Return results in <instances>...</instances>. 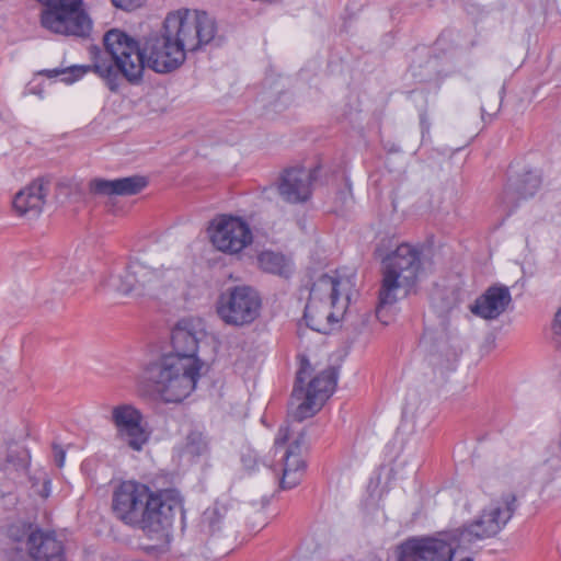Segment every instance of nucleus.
<instances>
[{"mask_svg": "<svg viewBox=\"0 0 561 561\" xmlns=\"http://www.w3.org/2000/svg\"><path fill=\"white\" fill-rule=\"evenodd\" d=\"M50 190L48 180L39 178L20 190L12 199V209L19 217L37 218L44 210Z\"/></svg>", "mask_w": 561, "mask_h": 561, "instance_id": "15", "label": "nucleus"}, {"mask_svg": "<svg viewBox=\"0 0 561 561\" xmlns=\"http://www.w3.org/2000/svg\"><path fill=\"white\" fill-rule=\"evenodd\" d=\"M213 247L225 254H239L253 241L249 225L239 217L221 215L213 219L208 227Z\"/></svg>", "mask_w": 561, "mask_h": 561, "instance_id": "11", "label": "nucleus"}, {"mask_svg": "<svg viewBox=\"0 0 561 561\" xmlns=\"http://www.w3.org/2000/svg\"><path fill=\"white\" fill-rule=\"evenodd\" d=\"M205 336V332L198 324L188 320L180 321L172 331V346L174 352L169 355H178L179 357L196 356L199 341Z\"/></svg>", "mask_w": 561, "mask_h": 561, "instance_id": "20", "label": "nucleus"}, {"mask_svg": "<svg viewBox=\"0 0 561 561\" xmlns=\"http://www.w3.org/2000/svg\"><path fill=\"white\" fill-rule=\"evenodd\" d=\"M49 484H50L49 481H45V483H44V491H43V494H42L44 497H47L49 495Z\"/></svg>", "mask_w": 561, "mask_h": 561, "instance_id": "32", "label": "nucleus"}, {"mask_svg": "<svg viewBox=\"0 0 561 561\" xmlns=\"http://www.w3.org/2000/svg\"><path fill=\"white\" fill-rule=\"evenodd\" d=\"M352 283L336 273L322 274L311 285L304 318L312 330L331 332L344 318L351 300Z\"/></svg>", "mask_w": 561, "mask_h": 561, "instance_id": "6", "label": "nucleus"}, {"mask_svg": "<svg viewBox=\"0 0 561 561\" xmlns=\"http://www.w3.org/2000/svg\"><path fill=\"white\" fill-rule=\"evenodd\" d=\"M260 308L261 299L255 290L248 286H236L220 296L217 312L227 324L239 327L253 322Z\"/></svg>", "mask_w": 561, "mask_h": 561, "instance_id": "12", "label": "nucleus"}, {"mask_svg": "<svg viewBox=\"0 0 561 561\" xmlns=\"http://www.w3.org/2000/svg\"><path fill=\"white\" fill-rule=\"evenodd\" d=\"M41 24L53 33L78 37L88 36L92 28L82 2H45Z\"/></svg>", "mask_w": 561, "mask_h": 561, "instance_id": "10", "label": "nucleus"}, {"mask_svg": "<svg viewBox=\"0 0 561 561\" xmlns=\"http://www.w3.org/2000/svg\"><path fill=\"white\" fill-rule=\"evenodd\" d=\"M207 451V440L201 432L193 431L186 438L183 446V454L190 457H197Z\"/></svg>", "mask_w": 561, "mask_h": 561, "instance_id": "24", "label": "nucleus"}, {"mask_svg": "<svg viewBox=\"0 0 561 561\" xmlns=\"http://www.w3.org/2000/svg\"><path fill=\"white\" fill-rule=\"evenodd\" d=\"M294 431L289 426H283L278 430L275 438V446L285 445L289 439Z\"/></svg>", "mask_w": 561, "mask_h": 561, "instance_id": "27", "label": "nucleus"}, {"mask_svg": "<svg viewBox=\"0 0 561 561\" xmlns=\"http://www.w3.org/2000/svg\"><path fill=\"white\" fill-rule=\"evenodd\" d=\"M5 561H28L25 553L20 549H12L7 552Z\"/></svg>", "mask_w": 561, "mask_h": 561, "instance_id": "28", "label": "nucleus"}, {"mask_svg": "<svg viewBox=\"0 0 561 561\" xmlns=\"http://www.w3.org/2000/svg\"><path fill=\"white\" fill-rule=\"evenodd\" d=\"M146 66L157 73L176 70L186 59V53L169 38L165 31L160 36H152L145 42Z\"/></svg>", "mask_w": 561, "mask_h": 561, "instance_id": "14", "label": "nucleus"}, {"mask_svg": "<svg viewBox=\"0 0 561 561\" xmlns=\"http://www.w3.org/2000/svg\"><path fill=\"white\" fill-rule=\"evenodd\" d=\"M115 4L116 8H119V9H123V10H126V11H130V10H134L136 9L138 5H136V2H130V1H127V2H113Z\"/></svg>", "mask_w": 561, "mask_h": 561, "instance_id": "31", "label": "nucleus"}, {"mask_svg": "<svg viewBox=\"0 0 561 561\" xmlns=\"http://www.w3.org/2000/svg\"><path fill=\"white\" fill-rule=\"evenodd\" d=\"M182 507V497L176 490L153 492L149 486L135 481L123 482L113 494L112 508L124 524L137 527L152 536L163 531L172 523L174 514Z\"/></svg>", "mask_w": 561, "mask_h": 561, "instance_id": "3", "label": "nucleus"}, {"mask_svg": "<svg viewBox=\"0 0 561 561\" xmlns=\"http://www.w3.org/2000/svg\"><path fill=\"white\" fill-rule=\"evenodd\" d=\"M222 520V515L219 512L218 507H211L205 511L203 514V525L207 526L210 533H216L220 529V524Z\"/></svg>", "mask_w": 561, "mask_h": 561, "instance_id": "25", "label": "nucleus"}, {"mask_svg": "<svg viewBox=\"0 0 561 561\" xmlns=\"http://www.w3.org/2000/svg\"><path fill=\"white\" fill-rule=\"evenodd\" d=\"M516 510V496L505 492L490 500L481 514L453 535L412 538L398 547V561H473L467 545L499 534Z\"/></svg>", "mask_w": 561, "mask_h": 561, "instance_id": "1", "label": "nucleus"}, {"mask_svg": "<svg viewBox=\"0 0 561 561\" xmlns=\"http://www.w3.org/2000/svg\"><path fill=\"white\" fill-rule=\"evenodd\" d=\"M260 267L267 273L276 275H287L290 272L289 261L280 253L264 251L259 257Z\"/></svg>", "mask_w": 561, "mask_h": 561, "instance_id": "23", "label": "nucleus"}, {"mask_svg": "<svg viewBox=\"0 0 561 561\" xmlns=\"http://www.w3.org/2000/svg\"><path fill=\"white\" fill-rule=\"evenodd\" d=\"M111 421L116 437L135 451L142 450L150 438V431L142 413L131 404H119L112 409Z\"/></svg>", "mask_w": 561, "mask_h": 561, "instance_id": "13", "label": "nucleus"}, {"mask_svg": "<svg viewBox=\"0 0 561 561\" xmlns=\"http://www.w3.org/2000/svg\"><path fill=\"white\" fill-rule=\"evenodd\" d=\"M312 173L306 168L287 169L282 174L277 191L288 203L306 202L311 195Z\"/></svg>", "mask_w": 561, "mask_h": 561, "instance_id": "16", "label": "nucleus"}, {"mask_svg": "<svg viewBox=\"0 0 561 561\" xmlns=\"http://www.w3.org/2000/svg\"><path fill=\"white\" fill-rule=\"evenodd\" d=\"M66 453L65 450L57 445H54V459L57 467L61 468L65 463Z\"/></svg>", "mask_w": 561, "mask_h": 561, "instance_id": "29", "label": "nucleus"}, {"mask_svg": "<svg viewBox=\"0 0 561 561\" xmlns=\"http://www.w3.org/2000/svg\"><path fill=\"white\" fill-rule=\"evenodd\" d=\"M552 331L556 335L561 336V307L554 314V319L552 322Z\"/></svg>", "mask_w": 561, "mask_h": 561, "instance_id": "30", "label": "nucleus"}, {"mask_svg": "<svg viewBox=\"0 0 561 561\" xmlns=\"http://www.w3.org/2000/svg\"><path fill=\"white\" fill-rule=\"evenodd\" d=\"M26 548L33 561H65V545L55 533L36 529L26 539Z\"/></svg>", "mask_w": 561, "mask_h": 561, "instance_id": "18", "label": "nucleus"}, {"mask_svg": "<svg viewBox=\"0 0 561 561\" xmlns=\"http://www.w3.org/2000/svg\"><path fill=\"white\" fill-rule=\"evenodd\" d=\"M310 371V363L306 358H301L290 399L293 416L298 421L316 414L336 386V373L333 368H328L310 380L308 387L305 388L304 385Z\"/></svg>", "mask_w": 561, "mask_h": 561, "instance_id": "9", "label": "nucleus"}, {"mask_svg": "<svg viewBox=\"0 0 561 561\" xmlns=\"http://www.w3.org/2000/svg\"><path fill=\"white\" fill-rule=\"evenodd\" d=\"M30 92L31 93H38L37 91H35L34 89H30Z\"/></svg>", "mask_w": 561, "mask_h": 561, "instance_id": "33", "label": "nucleus"}, {"mask_svg": "<svg viewBox=\"0 0 561 561\" xmlns=\"http://www.w3.org/2000/svg\"><path fill=\"white\" fill-rule=\"evenodd\" d=\"M148 184L146 178L133 175L115 180L94 179L89 183L91 193L98 195L129 196L140 193Z\"/></svg>", "mask_w": 561, "mask_h": 561, "instance_id": "21", "label": "nucleus"}, {"mask_svg": "<svg viewBox=\"0 0 561 561\" xmlns=\"http://www.w3.org/2000/svg\"><path fill=\"white\" fill-rule=\"evenodd\" d=\"M241 460L244 468L248 470H254L257 467V455L253 449L248 448L245 451H243Z\"/></svg>", "mask_w": 561, "mask_h": 561, "instance_id": "26", "label": "nucleus"}, {"mask_svg": "<svg viewBox=\"0 0 561 561\" xmlns=\"http://www.w3.org/2000/svg\"><path fill=\"white\" fill-rule=\"evenodd\" d=\"M512 301L506 286L494 285L489 287L470 307L471 312L484 320H495L505 312Z\"/></svg>", "mask_w": 561, "mask_h": 561, "instance_id": "19", "label": "nucleus"}, {"mask_svg": "<svg viewBox=\"0 0 561 561\" xmlns=\"http://www.w3.org/2000/svg\"><path fill=\"white\" fill-rule=\"evenodd\" d=\"M422 267L417 248L401 243L381 260V282L376 318L388 324L394 314V305L407 297L415 286Z\"/></svg>", "mask_w": 561, "mask_h": 561, "instance_id": "5", "label": "nucleus"}, {"mask_svg": "<svg viewBox=\"0 0 561 561\" xmlns=\"http://www.w3.org/2000/svg\"><path fill=\"white\" fill-rule=\"evenodd\" d=\"M541 185V178L535 171H526L514 180H511L503 192L505 203H514L519 198L531 197Z\"/></svg>", "mask_w": 561, "mask_h": 561, "instance_id": "22", "label": "nucleus"}, {"mask_svg": "<svg viewBox=\"0 0 561 561\" xmlns=\"http://www.w3.org/2000/svg\"><path fill=\"white\" fill-rule=\"evenodd\" d=\"M163 31L187 54L203 49L216 37V20L205 11L179 9L169 12Z\"/></svg>", "mask_w": 561, "mask_h": 561, "instance_id": "8", "label": "nucleus"}, {"mask_svg": "<svg viewBox=\"0 0 561 561\" xmlns=\"http://www.w3.org/2000/svg\"><path fill=\"white\" fill-rule=\"evenodd\" d=\"M103 286L110 291L136 299L171 301L182 288V273L175 267H152L136 260L125 268L112 272Z\"/></svg>", "mask_w": 561, "mask_h": 561, "instance_id": "4", "label": "nucleus"}, {"mask_svg": "<svg viewBox=\"0 0 561 561\" xmlns=\"http://www.w3.org/2000/svg\"><path fill=\"white\" fill-rule=\"evenodd\" d=\"M203 366L199 358L163 355L145 368V377L164 402L178 403L195 390Z\"/></svg>", "mask_w": 561, "mask_h": 561, "instance_id": "7", "label": "nucleus"}, {"mask_svg": "<svg viewBox=\"0 0 561 561\" xmlns=\"http://www.w3.org/2000/svg\"><path fill=\"white\" fill-rule=\"evenodd\" d=\"M306 445V435L298 432L297 436L289 444L283 462L279 465L282 478L279 484L283 489H293L300 483L306 470V462L301 456L302 446Z\"/></svg>", "mask_w": 561, "mask_h": 561, "instance_id": "17", "label": "nucleus"}, {"mask_svg": "<svg viewBox=\"0 0 561 561\" xmlns=\"http://www.w3.org/2000/svg\"><path fill=\"white\" fill-rule=\"evenodd\" d=\"M103 44L110 60L98 53L93 57L92 66L44 69L37 75L49 79L62 76L64 82L72 83L93 70L105 80L111 91L118 89L119 76L130 84L140 83L146 67L145 46L141 48L136 39L116 28L104 34Z\"/></svg>", "mask_w": 561, "mask_h": 561, "instance_id": "2", "label": "nucleus"}]
</instances>
